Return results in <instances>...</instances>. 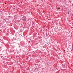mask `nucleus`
Segmentation results:
<instances>
[{
  "instance_id": "3",
  "label": "nucleus",
  "mask_w": 73,
  "mask_h": 73,
  "mask_svg": "<svg viewBox=\"0 0 73 73\" xmlns=\"http://www.w3.org/2000/svg\"><path fill=\"white\" fill-rule=\"evenodd\" d=\"M46 36H48V34L47 33L46 34Z\"/></svg>"
},
{
  "instance_id": "4",
  "label": "nucleus",
  "mask_w": 73,
  "mask_h": 73,
  "mask_svg": "<svg viewBox=\"0 0 73 73\" xmlns=\"http://www.w3.org/2000/svg\"><path fill=\"white\" fill-rule=\"evenodd\" d=\"M68 14H69V13H67Z\"/></svg>"
},
{
  "instance_id": "1",
  "label": "nucleus",
  "mask_w": 73,
  "mask_h": 73,
  "mask_svg": "<svg viewBox=\"0 0 73 73\" xmlns=\"http://www.w3.org/2000/svg\"><path fill=\"white\" fill-rule=\"evenodd\" d=\"M22 20L23 21H26V20H27V18H26V17H22Z\"/></svg>"
},
{
  "instance_id": "5",
  "label": "nucleus",
  "mask_w": 73,
  "mask_h": 73,
  "mask_svg": "<svg viewBox=\"0 0 73 73\" xmlns=\"http://www.w3.org/2000/svg\"><path fill=\"white\" fill-rule=\"evenodd\" d=\"M10 16H9V17H10Z\"/></svg>"
},
{
  "instance_id": "2",
  "label": "nucleus",
  "mask_w": 73,
  "mask_h": 73,
  "mask_svg": "<svg viewBox=\"0 0 73 73\" xmlns=\"http://www.w3.org/2000/svg\"><path fill=\"white\" fill-rule=\"evenodd\" d=\"M38 70V69H37V68H35V70Z\"/></svg>"
}]
</instances>
